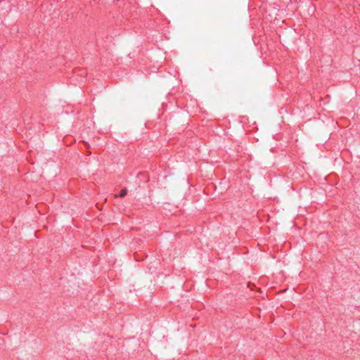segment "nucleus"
<instances>
[{"instance_id": "1", "label": "nucleus", "mask_w": 360, "mask_h": 360, "mask_svg": "<svg viewBox=\"0 0 360 360\" xmlns=\"http://www.w3.org/2000/svg\"><path fill=\"white\" fill-rule=\"evenodd\" d=\"M127 191L126 188H124L122 190H121L120 191V197H124L127 195Z\"/></svg>"}]
</instances>
